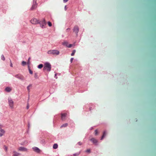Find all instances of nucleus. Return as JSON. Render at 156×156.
Segmentation results:
<instances>
[{
  "label": "nucleus",
  "instance_id": "f257e3e1",
  "mask_svg": "<svg viewBox=\"0 0 156 156\" xmlns=\"http://www.w3.org/2000/svg\"><path fill=\"white\" fill-rule=\"evenodd\" d=\"M51 69V65L50 63L48 62H45L44 64L43 70H46L48 72H49Z\"/></svg>",
  "mask_w": 156,
  "mask_h": 156
},
{
  "label": "nucleus",
  "instance_id": "f03ea898",
  "mask_svg": "<svg viewBox=\"0 0 156 156\" xmlns=\"http://www.w3.org/2000/svg\"><path fill=\"white\" fill-rule=\"evenodd\" d=\"M48 53L49 54L57 55L59 54V52L58 51L56 50H50L48 51Z\"/></svg>",
  "mask_w": 156,
  "mask_h": 156
},
{
  "label": "nucleus",
  "instance_id": "7ed1b4c3",
  "mask_svg": "<svg viewBox=\"0 0 156 156\" xmlns=\"http://www.w3.org/2000/svg\"><path fill=\"white\" fill-rule=\"evenodd\" d=\"M39 23L40 26L42 28L44 27L46 25V22L44 19L41 20Z\"/></svg>",
  "mask_w": 156,
  "mask_h": 156
},
{
  "label": "nucleus",
  "instance_id": "20e7f679",
  "mask_svg": "<svg viewBox=\"0 0 156 156\" xmlns=\"http://www.w3.org/2000/svg\"><path fill=\"white\" fill-rule=\"evenodd\" d=\"M30 22L33 24H37L39 23V20L35 18H33L31 19Z\"/></svg>",
  "mask_w": 156,
  "mask_h": 156
},
{
  "label": "nucleus",
  "instance_id": "39448f33",
  "mask_svg": "<svg viewBox=\"0 0 156 156\" xmlns=\"http://www.w3.org/2000/svg\"><path fill=\"white\" fill-rule=\"evenodd\" d=\"M62 44L63 45L65 46L68 48H71L73 46V44H69L68 42L66 41H65L63 42Z\"/></svg>",
  "mask_w": 156,
  "mask_h": 156
},
{
  "label": "nucleus",
  "instance_id": "423d86ee",
  "mask_svg": "<svg viewBox=\"0 0 156 156\" xmlns=\"http://www.w3.org/2000/svg\"><path fill=\"white\" fill-rule=\"evenodd\" d=\"M37 0H34L32 6L31 8V9L33 10L35 9L37 6V4L36 3Z\"/></svg>",
  "mask_w": 156,
  "mask_h": 156
},
{
  "label": "nucleus",
  "instance_id": "0eeeda50",
  "mask_svg": "<svg viewBox=\"0 0 156 156\" xmlns=\"http://www.w3.org/2000/svg\"><path fill=\"white\" fill-rule=\"evenodd\" d=\"M67 113H66V112L62 113V114H61L62 120H64L65 119L66 117L67 116Z\"/></svg>",
  "mask_w": 156,
  "mask_h": 156
},
{
  "label": "nucleus",
  "instance_id": "6e6552de",
  "mask_svg": "<svg viewBox=\"0 0 156 156\" xmlns=\"http://www.w3.org/2000/svg\"><path fill=\"white\" fill-rule=\"evenodd\" d=\"M9 103L10 107L13 108V102L12 100L11 99H9Z\"/></svg>",
  "mask_w": 156,
  "mask_h": 156
},
{
  "label": "nucleus",
  "instance_id": "1a4fd4ad",
  "mask_svg": "<svg viewBox=\"0 0 156 156\" xmlns=\"http://www.w3.org/2000/svg\"><path fill=\"white\" fill-rule=\"evenodd\" d=\"M73 32H75L77 34L79 31V28L77 26H75L73 29Z\"/></svg>",
  "mask_w": 156,
  "mask_h": 156
},
{
  "label": "nucleus",
  "instance_id": "9d476101",
  "mask_svg": "<svg viewBox=\"0 0 156 156\" xmlns=\"http://www.w3.org/2000/svg\"><path fill=\"white\" fill-rule=\"evenodd\" d=\"M18 150L20 151H27V148L22 147H20L18 148Z\"/></svg>",
  "mask_w": 156,
  "mask_h": 156
},
{
  "label": "nucleus",
  "instance_id": "9b49d317",
  "mask_svg": "<svg viewBox=\"0 0 156 156\" xmlns=\"http://www.w3.org/2000/svg\"><path fill=\"white\" fill-rule=\"evenodd\" d=\"M33 149L37 153H40V150L37 147H34Z\"/></svg>",
  "mask_w": 156,
  "mask_h": 156
},
{
  "label": "nucleus",
  "instance_id": "f8f14e48",
  "mask_svg": "<svg viewBox=\"0 0 156 156\" xmlns=\"http://www.w3.org/2000/svg\"><path fill=\"white\" fill-rule=\"evenodd\" d=\"M90 140L92 141L94 144H96L98 142L97 140L94 138H91L90 139Z\"/></svg>",
  "mask_w": 156,
  "mask_h": 156
},
{
  "label": "nucleus",
  "instance_id": "ddd939ff",
  "mask_svg": "<svg viewBox=\"0 0 156 156\" xmlns=\"http://www.w3.org/2000/svg\"><path fill=\"white\" fill-rule=\"evenodd\" d=\"M16 77L17 78H18L22 80H23L24 79L23 77L20 75H18L16 76Z\"/></svg>",
  "mask_w": 156,
  "mask_h": 156
},
{
  "label": "nucleus",
  "instance_id": "4468645a",
  "mask_svg": "<svg viewBox=\"0 0 156 156\" xmlns=\"http://www.w3.org/2000/svg\"><path fill=\"white\" fill-rule=\"evenodd\" d=\"M107 134V132L106 131H105L104 132V133H103V135L101 138V140H102L103 138Z\"/></svg>",
  "mask_w": 156,
  "mask_h": 156
},
{
  "label": "nucleus",
  "instance_id": "2eb2a0df",
  "mask_svg": "<svg viewBox=\"0 0 156 156\" xmlns=\"http://www.w3.org/2000/svg\"><path fill=\"white\" fill-rule=\"evenodd\" d=\"M11 90V88L9 87H7L5 89V91L8 92H10Z\"/></svg>",
  "mask_w": 156,
  "mask_h": 156
},
{
  "label": "nucleus",
  "instance_id": "dca6fc26",
  "mask_svg": "<svg viewBox=\"0 0 156 156\" xmlns=\"http://www.w3.org/2000/svg\"><path fill=\"white\" fill-rule=\"evenodd\" d=\"M32 87V84H30L27 87V90L29 92H30V90Z\"/></svg>",
  "mask_w": 156,
  "mask_h": 156
},
{
  "label": "nucleus",
  "instance_id": "f3484780",
  "mask_svg": "<svg viewBox=\"0 0 156 156\" xmlns=\"http://www.w3.org/2000/svg\"><path fill=\"white\" fill-rule=\"evenodd\" d=\"M5 131L3 129L0 130V136H2L4 133Z\"/></svg>",
  "mask_w": 156,
  "mask_h": 156
},
{
  "label": "nucleus",
  "instance_id": "a211bd4d",
  "mask_svg": "<svg viewBox=\"0 0 156 156\" xmlns=\"http://www.w3.org/2000/svg\"><path fill=\"white\" fill-rule=\"evenodd\" d=\"M13 156H19L20 155V154L14 151L13 152Z\"/></svg>",
  "mask_w": 156,
  "mask_h": 156
},
{
  "label": "nucleus",
  "instance_id": "6ab92c4d",
  "mask_svg": "<svg viewBox=\"0 0 156 156\" xmlns=\"http://www.w3.org/2000/svg\"><path fill=\"white\" fill-rule=\"evenodd\" d=\"M58 145L57 144H54L53 146V148L54 149H56L58 148Z\"/></svg>",
  "mask_w": 156,
  "mask_h": 156
},
{
  "label": "nucleus",
  "instance_id": "aec40b11",
  "mask_svg": "<svg viewBox=\"0 0 156 156\" xmlns=\"http://www.w3.org/2000/svg\"><path fill=\"white\" fill-rule=\"evenodd\" d=\"M68 126V124L67 123H65L61 126L60 128H62L63 127H66Z\"/></svg>",
  "mask_w": 156,
  "mask_h": 156
},
{
  "label": "nucleus",
  "instance_id": "412c9836",
  "mask_svg": "<svg viewBox=\"0 0 156 156\" xmlns=\"http://www.w3.org/2000/svg\"><path fill=\"white\" fill-rule=\"evenodd\" d=\"M43 67V65L42 64L39 65L38 66V68L39 69H41Z\"/></svg>",
  "mask_w": 156,
  "mask_h": 156
},
{
  "label": "nucleus",
  "instance_id": "4be33fe9",
  "mask_svg": "<svg viewBox=\"0 0 156 156\" xmlns=\"http://www.w3.org/2000/svg\"><path fill=\"white\" fill-rule=\"evenodd\" d=\"M30 58L29 57L28 59V62H27V64L28 65V66L30 64Z\"/></svg>",
  "mask_w": 156,
  "mask_h": 156
},
{
  "label": "nucleus",
  "instance_id": "5701e85b",
  "mask_svg": "<svg viewBox=\"0 0 156 156\" xmlns=\"http://www.w3.org/2000/svg\"><path fill=\"white\" fill-rule=\"evenodd\" d=\"M76 52V50H74L71 53V55L72 56H73L74 55V54Z\"/></svg>",
  "mask_w": 156,
  "mask_h": 156
},
{
  "label": "nucleus",
  "instance_id": "b1692460",
  "mask_svg": "<svg viewBox=\"0 0 156 156\" xmlns=\"http://www.w3.org/2000/svg\"><path fill=\"white\" fill-rule=\"evenodd\" d=\"M26 64V62L24 61H23L22 63V65L23 66L25 65Z\"/></svg>",
  "mask_w": 156,
  "mask_h": 156
},
{
  "label": "nucleus",
  "instance_id": "393cba45",
  "mask_svg": "<svg viewBox=\"0 0 156 156\" xmlns=\"http://www.w3.org/2000/svg\"><path fill=\"white\" fill-rule=\"evenodd\" d=\"M1 59H2V60L3 61L5 60V57H4V56L3 55H2L1 56Z\"/></svg>",
  "mask_w": 156,
  "mask_h": 156
},
{
  "label": "nucleus",
  "instance_id": "a878e982",
  "mask_svg": "<svg viewBox=\"0 0 156 156\" xmlns=\"http://www.w3.org/2000/svg\"><path fill=\"white\" fill-rule=\"evenodd\" d=\"M4 148L5 150V151H6L7 150V147L6 146H4Z\"/></svg>",
  "mask_w": 156,
  "mask_h": 156
},
{
  "label": "nucleus",
  "instance_id": "bb28decb",
  "mask_svg": "<svg viewBox=\"0 0 156 156\" xmlns=\"http://www.w3.org/2000/svg\"><path fill=\"white\" fill-rule=\"evenodd\" d=\"M48 23L49 26L51 27V26L52 24L50 22H48Z\"/></svg>",
  "mask_w": 156,
  "mask_h": 156
},
{
  "label": "nucleus",
  "instance_id": "cd10ccee",
  "mask_svg": "<svg viewBox=\"0 0 156 156\" xmlns=\"http://www.w3.org/2000/svg\"><path fill=\"white\" fill-rule=\"evenodd\" d=\"M29 73L31 74H32L33 73V71L31 70L29 68Z\"/></svg>",
  "mask_w": 156,
  "mask_h": 156
},
{
  "label": "nucleus",
  "instance_id": "c85d7f7f",
  "mask_svg": "<svg viewBox=\"0 0 156 156\" xmlns=\"http://www.w3.org/2000/svg\"><path fill=\"white\" fill-rule=\"evenodd\" d=\"M86 152H87V153H90V149H87V150H86Z\"/></svg>",
  "mask_w": 156,
  "mask_h": 156
},
{
  "label": "nucleus",
  "instance_id": "c756f323",
  "mask_svg": "<svg viewBox=\"0 0 156 156\" xmlns=\"http://www.w3.org/2000/svg\"><path fill=\"white\" fill-rule=\"evenodd\" d=\"M95 134L96 135H97L98 134V130H96L95 131Z\"/></svg>",
  "mask_w": 156,
  "mask_h": 156
},
{
  "label": "nucleus",
  "instance_id": "7c9ffc66",
  "mask_svg": "<svg viewBox=\"0 0 156 156\" xmlns=\"http://www.w3.org/2000/svg\"><path fill=\"white\" fill-rule=\"evenodd\" d=\"M73 58H71V59H70V62H73Z\"/></svg>",
  "mask_w": 156,
  "mask_h": 156
},
{
  "label": "nucleus",
  "instance_id": "2f4dec72",
  "mask_svg": "<svg viewBox=\"0 0 156 156\" xmlns=\"http://www.w3.org/2000/svg\"><path fill=\"white\" fill-rule=\"evenodd\" d=\"M78 144L79 145H81L82 144V143L80 142H79L78 143Z\"/></svg>",
  "mask_w": 156,
  "mask_h": 156
},
{
  "label": "nucleus",
  "instance_id": "473e14b6",
  "mask_svg": "<svg viewBox=\"0 0 156 156\" xmlns=\"http://www.w3.org/2000/svg\"><path fill=\"white\" fill-rule=\"evenodd\" d=\"M68 0H63V2L65 3L67 2Z\"/></svg>",
  "mask_w": 156,
  "mask_h": 156
},
{
  "label": "nucleus",
  "instance_id": "72a5a7b5",
  "mask_svg": "<svg viewBox=\"0 0 156 156\" xmlns=\"http://www.w3.org/2000/svg\"><path fill=\"white\" fill-rule=\"evenodd\" d=\"M10 66L12 67V63H11V61H10Z\"/></svg>",
  "mask_w": 156,
  "mask_h": 156
},
{
  "label": "nucleus",
  "instance_id": "f704fd0d",
  "mask_svg": "<svg viewBox=\"0 0 156 156\" xmlns=\"http://www.w3.org/2000/svg\"><path fill=\"white\" fill-rule=\"evenodd\" d=\"M70 30V29H69V28H68V29H67V30H67V31H69V30Z\"/></svg>",
  "mask_w": 156,
  "mask_h": 156
},
{
  "label": "nucleus",
  "instance_id": "c9c22d12",
  "mask_svg": "<svg viewBox=\"0 0 156 156\" xmlns=\"http://www.w3.org/2000/svg\"><path fill=\"white\" fill-rule=\"evenodd\" d=\"M1 125H0V128H1Z\"/></svg>",
  "mask_w": 156,
  "mask_h": 156
}]
</instances>
